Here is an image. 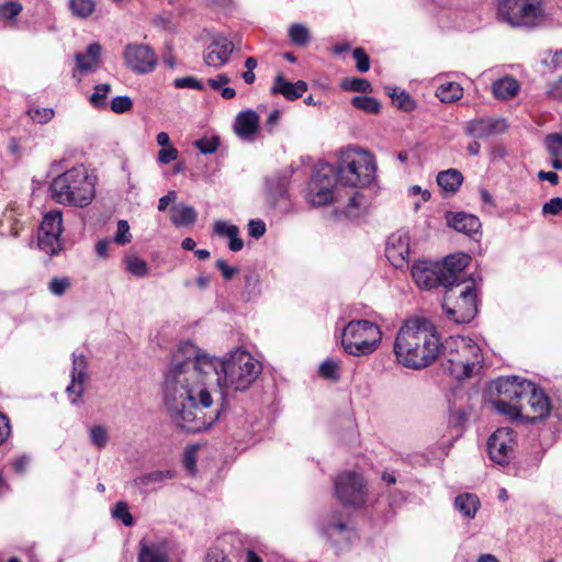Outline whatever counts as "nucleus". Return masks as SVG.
Listing matches in <instances>:
<instances>
[{"instance_id": "a211bd4d", "label": "nucleus", "mask_w": 562, "mask_h": 562, "mask_svg": "<svg viewBox=\"0 0 562 562\" xmlns=\"http://www.w3.org/2000/svg\"><path fill=\"white\" fill-rule=\"evenodd\" d=\"M385 256L397 269L408 266L409 237L406 232H396L387 238Z\"/></svg>"}, {"instance_id": "473e14b6", "label": "nucleus", "mask_w": 562, "mask_h": 562, "mask_svg": "<svg viewBox=\"0 0 562 562\" xmlns=\"http://www.w3.org/2000/svg\"><path fill=\"white\" fill-rule=\"evenodd\" d=\"M546 146L552 159L551 166L562 170V135L558 133L547 135Z\"/></svg>"}, {"instance_id": "c85d7f7f", "label": "nucleus", "mask_w": 562, "mask_h": 562, "mask_svg": "<svg viewBox=\"0 0 562 562\" xmlns=\"http://www.w3.org/2000/svg\"><path fill=\"white\" fill-rule=\"evenodd\" d=\"M481 503L479 497L472 493H464L454 498V507L465 518L473 519Z\"/></svg>"}, {"instance_id": "20e7f679", "label": "nucleus", "mask_w": 562, "mask_h": 562, "mask_svg": "<svg viewBox=\"0 0 562 562\" xmlns=\"http://www.w3.org/2000/svg\"><path fill=\"white\" fill-rule=\"evenodd\" d=\"M49 192L58 204L85 207L95 195V184L88 169L78 165L55 177L49 184Z\"/></svg>"}, {"instance_id": "ddd939ff", "label": "nucleus", "mask_w": 562, "mask_h": 562, "mask_svg": "<svg viewBox=\"0 0 562 562\" xmlns=\"http://www.w3.org/2000/svg\"><path fill=\"white\" fill-rule=\"evenodd\" d=\"M126 66L136 74L151 72L158 61L157 55L149 45L128 44L123 52Z\"/></svg>"}, {"instance_id": "4d7b16f0", "label": "nucleus", "mask_w": 562, "mask_h": 562, "mask_svg": "<svg viewBox=\"0 0 562 562\" xmlns=\"http://www.w3.org/2000/svg\"><path fill=\"white\" fill-rule=\"evenodd\" d=\"M178 149L171 146L165 147L158 153V160L162 165L175 161L178 158Z\"/></svg>"}, {"instance_id": "412c9836", "label": "nucleus", "mask_w": 562, "mask_h": 562, "mask_svg": "<svg viewBox=\"0 0 562 562\" xmlns=\"http://www.w3.org/2000/svg\"><path fill=\"white\" fill-rule=\"evenodd\" d=\"M259 115L255 111L245 110L236 115L233 130L241 140L254 142L259 132Z\"/></svg>"}, {"instance_id": "5701e85b", "label": "nucleus", "mask_w": 562, "mask_h": 562, "mask_svg": "<svg viewBox=\"0 0 562 562\" xmlns=\"http://www.w3.org/2000/svg\"><path fill=\"white\" fill-rule=\"evenodd\" d=\"M175 475L176 472L170 469L155 470L137 476L133 484L140 491L142 494H146L162 487L164 484L168 480H172Z\"/></svg>"}, {"instance_id": "2eb2a0df", "label": "nucleus", "mask_w": 562, "mask_h": 562, "mask_svg": "<svg viewBox=\"0 0 562 562\" xmlns=\"http://www.w3.org/2000/svg\"><path fill=\"white\" fill-rule=\"evenodd\" d=\"M550 412L551 404L548 395L532 383V390L528 391L525 395L522 416L520 418H526V420L533 423L546 418Z\"/></svg>"}, {"instance_id": "8fccbe9b", "label": "nucleus", "mask_w": 562, "mask_h": 562, "mask_svg": "<svg viewBox=\"0 0 562 562\" xmlns=\"http://www.w3.org/2000/svg\"><path fill=\"white\" fill-rule=\"evenodd\" d=\"M70 284L68 277L53 278L48 283V290L52 294L60 296L69 289Z\"/></svg>"}, {"instance_id": "052dcab7", "label": "nucleus", "mask_w": 562, "mask_h": 562, "mask_svg": "<svg viewBox=\"0 0 562 562\" xmlns=\"http://www.w3.org/2000/svg\"><path fill=\"white\" fill-rule=\"evenodd\" d=\"M10 434V419L7 415L0 413V446L9 438Z\"/></svg>"}, {"instance_id": "0eeeda50", "label": "nucleus", "mask_w": 562, "mask_h": 562, "mask_svg": "<svg viewBox=\"0 0 562 562\" xmlns=\"http://www.w3.org/2000/svg\"><path fill=\"white\" fill-rule=\"evenodd\" d=\"M442 310L446 316L457 324L470 323L477 313L476 285L472 280L461 278L445 292Z\"/></svg>"}, {"instance_id": "f3484780", "label": "nucleus", "mask_w": 562, "mask_h": 562, "mask_svg": "<svg viewBox=\"0 0 562 562\" xmlns=\"http://www.w3.org/2000/svg\"><path fill=\"white\" fill-rule=\"evenodd\" d=\"M170 544L165 538H143L138 543L137 562H169Z\"/></svg>"}, {"instance_id": "7c9ffc66", "label": "nucleus", "mask_w": 562, "mask_h": 562, "mask_svg": "<svg viewBox=\"0 0 562 562\" xmlns=\"http://www.w3.org/2000/svg\"><path fill=\"white\" fill-rule=\"evenodd\" d=\"M171 222L176 226H187L196 221V212L193 206L187 204L173 205L170 210Z\"/></svg>"}, {"instance_id": "69168bd1", "label": "nucleus", "mask_w": 562, "mask_h": 562, "mask_svg": "<svg viewBox=\"0 0 562 562\" xmlns=\"http://www.w3.org/2000/svg\"><path fill=\"white\" fill-rule=\"evenodd\" d=\"M229 81H231V79L226 74H220L216 78H210L207 80V85L213 90L218 91V90H221V88H223V86L227 85Z\"/></svg>"}, {"instance_id": "1a4fd4ad", "label": "nucleus", "mask_w": 562, "mask_h": 562, "mask_svg": "<svg viewBox=\"0 0 562 562\" xmlns=\"http://www.w3.org/2000/svg\"><path fill=\"white\" fill-rule=\"evenodd\" d=\"M498 398L493 401L494 408L512 419L522 416L525 395L532 390V382L518 376H502L494 382Z\"/></svg>"}, {"instance_id": "b1692460", "label": "nucleus", "mask_w": 562, "mask_h": 562, "mask_svg": "<svg viewBox=\"0 0 562 562\" xmlns=\"http://www.w3.org/2000/svg\"><path fill=\"white\" fill-rule=\"evenodd\" d=\"M307 90V83L303 80L288 81L282 75H278L271 88L272 93L282 94L288 100H296Z\"/></svg>"}, {"instance_id": "f257e3e1", "label": "nucleus", "mask_w": 562, "mask_h": 562, "mask_svg": "<svg viewBox=\"0 0 562 562\" xmlns=\"http://www.w3.org/2000/svg\"><path fill=\"white\" fill-rule=\"evenodd\" d=\"M261 370L260 362L247 350L236 348L217 359L191 341L181 342L165 374L168 415L189 432L206 430L220 419L228 392L249 389Z\"/></svg>"}, {"instance_id": "49530a36", "label": "nucleus", "mask_w": 562, "mask_h": 562, "mask_svg": "<svg viewBox=\"0 0 562 562\" xmlns=\"http://www.w3.org/2000/svg\"><path fill=\"white\" fill-rule=\"evenodd\" d=\"M319 374L327 380L338 381L339 362L328 359L319 366Z\"/></svg>"}, {"instance_id": "37998d69", "label": "nucleus", "mask_w": 562, "mask_h": 562, "mask_svg": "<svg viewBox=\"0 0 562 562\" xmlns=\"http://www.w3.org/2000/svg\"><path fill=\"white\" fill-rule=\"evenodd\" d=\"M27 115L37 124H46L53 120L55 112L52 108H31Z\"/></svg>"}, {"instance_id": "79ce46f5", "label": "nucleus", "mask_w": 562, "mask_h": 562, "mask_svg": "<svg viewBox=\"0 0 562 562\" xmlns=\"http://www.w3.org/2000/svg\"><path fill=\"white\" fill-rule=\"evenodd\" d=\"M194 147L203 155H210L217 150L221 145L220 137L213 135L211 137H203L194 142Z\"/></svg>"}, {"instance_id": "4c0bfd02", "label": "nucleus", "mask_w": 562, "mask_h": 562, "mask_svg": "<svg viewBox=\"0 0 562 562\" xmlns=\"http://www.w3.org/2000/svg\"><path fill=\"white\" fill-rule=\"evenodd\" d=\"M351 104L355 108L371 114L378 113L381 109V104L376 99L367 95L353 97L351 100Z\"/></svg>"}, {"instance_id": "3c124183", "label": "nucleus", "mask_w": 562, "mask_h": 562, "mask_svg": "<svg viewBox=\"0 0 562 562\" xmlns=\"http://www.w3.org/2000/svg\"><path fill=\"white\" fill-rule=\"evenodd\" d=\"M133 106V101L127 95H119L112 99L111 110L114 113L122 114L130 111Z\"/></svg>"}, {"instance_id": "39448f33", "label": "nucleus", "mask_w": 562, "mask_h": 562, "mask_svg": "<svg viewBox=\"0 0 562 562\" xmlns=\"http://www.w3.org/2000/svg\"><path fill=\"white\" fill-rule=\"evenodd\" d=\"M470 257L465 254L447 256L442 262L417 261L412 266L411 273L416 285L430 290L443 286L446 290L460 280L469 265Z\"/></svg>"}, {"instance_id": "cd10ccee", "label": "nucleus", "mask_w": 562, "mask_h": 562, "mask_svg": "<svg viewBox=\"0 0 562 562\" xmlns=\"http://www.w3.org/2000/svg\"><path fill=\"white\" fill-rule=\"evenodd\" d=\"M341 199L339 202H336L337 209H340V205H344L341 212L348 217H355L359 214L361 201L363 200V195L360 194L356 190L344 191L340 189Z\"/></svg>"}, {"instance_id": "423d86ee", "label": "nucleus", "mask_w": 562, "mask_h": 562, "mask_svg": "<svg viewBox=\"0 0 562 562\" xmlns=\"http://www.w3.org/2000/svg\"><path fill=\"white\" fill-rule=\"evenodd\" d=\"M441 349L446 358L445 370L458 380L470 378L482 368L481 348L471 338L450 337Z\"/></svg>"}, {"instance_id": "c9c22d12", "label": "nucleus", "mask_w": 562, "mask_h": 562, "mask_svg": "<svg viewBox=\"0 0 562 562\" xmlns=\"http://www.w3.org/2000/svg\"><path fill=\"white\" fill-rule=\"evenodd\" d=\"M288 35L290 41L296 46H305L311 41L310 30L302 23L291 24L288 30Z\"/></svg>"}, {"instance_id": "6ab92c4d", "label": "nucleus", "mask_w": 562, "mask_h": 562, "mask_svg": "<svg viewBox=\"0 0 562 562\" xmlns=\"http://www.w3.org/2000/svg\"><path fill=\"white\" fill-rule=\"evenodd\" d=\"M446 218L450 227L474 240H479L482 236L481 221L473 214L465 212L448 213Z\"/></svg>"}, {"instance_id": "f704fd0d", "label": "nucleus", "mask_w": 562, "mask_h": 562, "mask_svg": "<svg viewBox=\"0 0 562 562\" xmlns=\"http://www.w3.org/2000/svg\"><path fill=\"white\" fill-rule=\"evenodd\" d=\"M68 8L74 16L87 19L94 12L95 2L94 0H69Z\"/></svg>"}, {"instance_id": "774afa93", "label": "nucleus", "mask_w": 562, "mask_h": 562, "mask_svg": "<svg viewBox=\"0 0 562 562\" xmlns=\"http://www.w3.org/2000/svg\"><path fill=\"white\" fill-rule=\"evenodd\" d=\"M29 463H30V458L27 456L23 454L13 461L12 467L16 473L21 474L26 470Z\"/></svg>"}, {"instance_id": "e433bc0d", "label": "nucleus", "mask_w": 562, "mask_h": 562, "mask_svg": "<svg viewBox=\"0 0 562 562\" xmlns=\"http://www.w3.org/2000/svg\"><path fill=\"white\" fill-rule=\"evenodd\" d=\"M389 95L393 103L402 111L411 112L415 109V102L406 91L393 88L390 89Z\"/></svg>"}, {"instance_id": "ea45409f", "label": "nucleus", "mask_w": 562, "mask_h": 562, "mask_svg": "<svg viewBox=\"0 0 562 562\" xmlns=\"http://www.w3.org/2000/svg\"><path fill=\"white\" fill-rule=\"evenodd\" d=\"M23 5L19 1H7L0 5V21H13L22 12Z\"/></svg>"}, {"instance_id": "f8f14e48", "label": "nucleus", "mask_w": 562, "mask_h": 562, "mask_svg": "<svg viewBox=\"0 0 562 562\" xmlns=\"http://www.w3.org/2000/svg\"><path fill=\"white\" fill-rule=\"evenodd\" d=\"M63 232V213L54 210L46 213L38 232V247L48 255H55L61 249L60 235Z\"/></svg>"}, {"instance_id": "c03bdc74", "label": "nucleus", "mask_w": 562, "mask_h": 562, "mask_svg": "<svg viewBox=\"0 0 562 562\" xmlns=\"http://www.w3.org/2000/svg\"><path fill=\"white\" fill-rule=\"evenodd\" d=\"M112 516L115 519H120L126 527H130L134 524L133 516L128 510V505L123 501H120L115 504L112 510Z\"/></svg>"}, {"instance_id": "7ed1b4c3", "label": "nucleus", "mask_w": 562, "mask_h": 562, "mask_svg": "<svg viewBox=\"0 0 562 562\" xmlns=\"http://www.w3.org/2000/svg\"><path fill=\"white\" fill-rule=\"evenodd\" d=\"M442 342L431 321L414 317L398 329L394 353L402 366L419 370L432 363L441 351Z\"/></svg>"}, {"instance_id": "58836bf2", "label": "nucleus", "mask_w": 562, "mask_h": 562, "mask_svg": "<svg viewBox=\"0 0 562 562\" xmlns=\"http://www.w3.org/2000/svg\"><path fill=\"white\" fill-rule=\"evenodd\" d=\"M126 270L135 277L142 278L147 276L148 266L145 260L136 257L130 256L125 259Z\"/></svg>"}, {"instance_id": "a878e982", "label": "nucleus", "mask_w": 562, "mask_h": 562, "mask_svg": "<svg viewBox=\"0 0 562 562\" xmlns=\"http://www.w3.org/2000/svg\"><path fill=\"white\" fill-rule=\"evenodd\" d=\"M288 189L284 179L268 180V201L276 207L288 209Z\"/></svg>"}, {"instance_id": "393cba45", "label": "nucleus", "mask_w": 562, "mask_h": 562, "mask_svg": "<svg viewBox=\"0 0 562 562\" xmlns=\"http://www.w3.org/2000/svg\"><path fill=\"white\" fill-rule=\"evenodd\" d=\"M101 55V45L97 42L90 43L86 53L75 55L76 67L80 72H89L95 69Z\"/></svg>"}, {"instance_id": "4be33fe9", "label": "nucleus", "mask_w": 562, "mask_h": 562, "mask_svg": "<svg viewBox=\"0 0 562 562\" xmlns=\"http://www.w3.org/2000/svg\"><path fill=\"white\" fill-rule=\"evenodd\" d=\"M234 50V44L226 37L214 40L204 54V61L207 66L220 68L225 65Z\"/></svg>"}, {"instance_id": "a19ab883", "label": "nucleus", "mask_w": 562, "mask_h": 562, "mask_svg": "<svg viewBox=\"0 0 562 562\" xmlns=\"http://www.w3.org/2000/svg\"><path fill=\"white\" fill-rule=\"evenodd\" d=\"M90 442L98 449H103L109 441V431L105 426L97 425L90 429Z\"/></svg>"}, {"instance_id": "c756f323", "label": "nucleus", "mask_w": 562, "mask_h": 562, "mask_svg": "<svg viewBox=\"0 0 562 562\" xmlns=\"http://www.w3.org/2000/svg\"><path fill=\"white\" fill-rule=\"evenodd\" d=\"M519 90V83L513 77H504L496 80L492 86L496 99L508 100L514 98Z\"/></svg>"}, {"instance_id": "de8ad7c7", "label": "nucleus", "mask_w": 562, "mask_h": 562, "mask_svg": "<svg viewBox=\"0 0 562 562\" xmlns=\"http://www.w3.org/2000/svg\"><path fill=\"white\" fill-rule=\"evenodd\" d=\"M213 232L217 236L233 237L234 235H238L239 228L234 224H229L225 221L218 220V221H215V223L213 225Z\"/></svg>"}, {"instance_id": "0e129e2a", "label": "nucleus", "mask_w": 562, "mask_h": 562, "mask_svg": "<svg viewBox=\"0 0 562 562\" xmlns=\"http://www.w3.org/2000/svg\"><path fill=\"white\" fill-rule=\"evenodd\" d=\"M245 288L250 294H258L260 292L259 289V278L256 274H248L245 277Z\"/></svg>"}, {"instance_id": "338daca9", "label": "nucleus", "mask_w": 562, "mask_h": 562, "mask_svg": "<svg viewBox=\"0 0 562 562\" xmlns=\"http://www.w3.org/2000/svg\"><path fill=\"white\" fill-rule=\"evenodd\" d=\"M194 454V449L187 450L183 459L184 467L191 474H193L195 471L196 460Z\"/></svg>"}, {"instance_id": "bb28decb", "label": "nucleus", "mask_w": 562, "mask_h": 562, "mask_svg": "<svg viewBox=\"0 0 562 562\" xmlns=\"http://www.w3.org/2000/svg\"><path fill=\"white\" fill-rule=\"evenodd\" d=\"M463 182L462 173L453 168L440 171L437 175L438 186L448 194H454Z\"/></svg>"}, {"instance_id": "13d9d810", "label": "nucleus", "mask_w": 562, "mask_h": 562, "mask_svg": "<svg viewBox=\"0 0 562 562\" xmlns=\"http://www.w3.org/2000/svg\"><path fill=\"white\" fill-rule=\"evenodd\" d=\"M249 235L256 239L262 237L266 233V224L261 220H250L248 223Z\"/></svg>"}, {"instance_id": "f03ea898", "label": "nucleus", "mask_w": 562, "mask_h": 562, "mask_svg": "<svg viewBox=\"0 0 562 562\" xmlns=\"http://www.w3.org/2000/svg\"><path fill=\"white\" fill-rule=\"evenodd\" d=\"M376 165L373 155L361 148H347L340 153L337 166L329 164L318 166L307 187L306 198L315 206L329 202H339L340 187H357L371 184L375 178Z\"/></svg>"}, {"instance_id": "e2e57ef3", "label": "nucleus", "mask_w": 562, "mask_h": 562, "mask_svg": "<svg viewBox=\"0 0 562 562\" xmlns=\"http://www.w3.org/2000/svg\"><path fill=\"white\" fill-rule=\"evenodd\" d=\"M547 93L553 100L562 101V77L549 83Z\"/></svg>"}, {"instance_id": "6e6552de", "label": "nucleus", "mask_w": 562, "mask_h": 562, "mask_svg": "<svg viewBox=\"0 0 562 562\" xmlns=\"http://www.w3.org/2000/svg\"><path fill=\"white\" fill-rule=\"evenodd\" d=\"M382 341L379 325L368 319H352L342 329L341 346L355 357L373 353Z\"/></svg>"}, {"instance_id": "2f4dec72", "label": "nucleus", "mask_w": 562, "mask_h": 562, "mask_svg": "<svg viewBox=\"0 0 562 562\" xmlns=\"http://www.w3.org/2000/svg\"><path fill=\"white\" fill-rule=\"evenodd\" d=\"M463 95V88L458 82L446 81L438 85L436 97L443 103H452Z\"/></svg>"}, {"instance_id": "a18cd8bd", "label": "nucleus", "mask_w": 562, "mask_h": 562, "mask_svg": "<svg viewBox=\"0 0 562 562\" xmlns=\"http://www.w3.org/2000/svg\"><path fill=\"white\" fill-rule=\"evenodd\" d=\"M111 91L109 83H101L94 87L93 93L90 95V103L94 108H101L105 105V99Z\"/></svg>"}, {"instance_id": "9b49d317", "label": "nucleus", "mask_w": 562, "mask_h": 562, "mask_svg": "<svg viewBox=\"0 0 562 562\" xmlns=\"http://www.w3.org/2000/svg\"><path fill=\"white\" fill-rule=\"evenodd\" d=\"M335 491L338 499L345 505L360 507L367 501L363 477L352 471L344 472L336 477Z\"/></svg>"}, {"instance_id": "09e8293b", "label": "nucleus", "mask_w": 562, "mask_h": 562, "mask_svg": "<svg viewBox=\"0 0 562 562\" xmlns=\"http://www.w3.org/2000/svg\"><path fill=\"white\" fill-rule=\"evenodd\" d=\"M131 239H132V235L130 233V225H128L127 221L120 220L117 222V228H116V233L114 236V241L117 245H126V244L131 243Z\"/></svg>"}, {"instance_id": "5fc2aeb1", "label": "nucleus", "mask_w": 562, "mask_h": 562, "mask_svg": "<svg viewBox=\"0 0 562 562\" xmlns=\"http://www.w3.org/2000/svg\"><path fill=\"white\" fill-rule=\"evenodd\" d=\"M562 212V198H552L542 206L544 215H558Z\"/></svg>"}, {"instance_id": "dca6fc26", "label": "nucleus", "mask_w": 562, "mask_h": 562, "mask_svg": "<svg viewBox=\"0 0 562 562\" xmlns=\"http://www.w3.org/2000/svg\"><path fill=\"white\" fill-rule=\"evenodd\" d=\"M71 382L66 392L72 404L77 403L85 391V383L89 379L88 359L83 353H72Z\"/></svg>"}, {"instance_id": "603ef678", "label": "nucleus", "mask_w": 562, "mask_h": 562, "mask_svg": "<svg viewBox=\"0 0 562 562\" xmlns=\"http://www.w3.org/2000/svg\"><path fill=\"white\" fill-rule=\"evenodd\" d=\"M173 83H175V87L179 88V89L189 88V89H194V90H204L203 82L201 80H199L194 77H190V76L177 78Z\"/></svg>"}, {"instance_id": "6e6d98bb", "label": "nucleus", "mask_w": 562, "mask_h": 562, "mask_svg": "<svg viewBox=\"0 0 562 562\" xmlns=\"http://www.w3.org/2000/svg\"><path fill=\"white\" fill-rule=\"evenodd\" d=\"M345 88L356 92H368L371 91V83L366 79L353 78L345 85Z\"/></svg>"}, {"instance_id": "680f3d73", "label": "nucleus", "mask_w": 562, "mask_h": 562, "mask_svg": "<svg viewBox=\"0 0 562 562\" xmlns=\"http://www.w3.org/2000/svg\"><path fill=\"white\" fill-rule=\"evenodd\" d=\"M204 562H233V561L222 550L214 548L207 552Z\"/></svg>"}, {"instance_id": "72a5a7b5", "label": "nucleus", "mask_w": 562, "mask_h": 562, "mask_svg": "<svg viewBox=\"0 0 562 562\" xmlns=\"http://www.w3.org/2000/svg\"><path fill=\"white\" fill-rule=\"evenodd\" d=\"M347 531V525L339 512L331 513L323 522V532L327 538L342 535Z\"/></svg>"}, {"instance_id": "4468645a", "label": "nucleus", "mask_w": 562, "mask_h": 562, "mask_svg": "<svg viewBox=\"0 0 562 562\" xmlns=\"http://www.w3.org/2000/svg\"><path fill=\"white\" fill-rule=\"evenodd\" d=\"M515 437L509 428L494 431L487 441V452L491 460L499 465H506L514 456Z\"/></svg>"}, {"instance_id": "bf43d9fd", "label": "nucleus", "mask_w": 562, "mask_h": 562, "mask_svg": "<svg viewBox=\"0 0 562 562\" xmlns=\"http://www.w3.org/2000/svg\"><path fill=\"white\" fill-rule=\"evenodd\" d=\"M215 267L222 272L225 280H231L238 272L236 267L228 266L226 260L217 259Z\"/></svg>"}, {"instance_id": "9d476101", "label": "nucleus", "mask_w": 562, "mask_h": 562, "mask_svg": "<svg viewBox=\"0 0 562 562\" xmlns=\"http://www.w3.org/2000/svg\"><path fill=\"white\" fill-rule=\"evenodd\" d=\"M498 15L513 26H535L543 20V0H501Z\"/></svg>"}, {"instance_id": "aec40b11", "label": "nucleus", "mask_w": 562, "mask_h": 562, "mask_svg": "<svg viewBox=\"0 0 562 562\" xmlns=\"http://www.w3.org/2000/svg\"><path fill=\"white\" fill-rule=\"evenodd\" d=\"M506 130V123L502 119L480 117L467 122L465 133L475 138H486Z\"/></svg>"}, {"instance_id": "864d4df0", "label": "nucleus", "mask_w": 562, "mask_h": 562, "mask_svg": "<svg viewBox=\"0 0 562 562\" xmlns=\"http://www.w3.org/2000/svg\"><path fill=\"white\" fill-rule=\"evenodd\" d=\"M353 58L357 63V69L360 72H367L370 68V59L363 48L358 47L353 50Z\"/></svg>"}]
</instances>
